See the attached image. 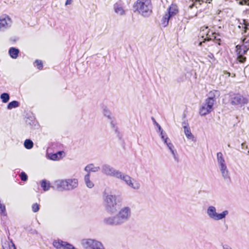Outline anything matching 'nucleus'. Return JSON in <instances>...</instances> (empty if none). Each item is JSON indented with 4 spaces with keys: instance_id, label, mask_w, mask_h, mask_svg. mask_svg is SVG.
Returning a JSON list of instances; mask_svg holds the SVG:
<instances>
[{
    "instance_id": "e433bc0d",
    "label": "nucleus",
    "mask_w": 249,
    "mask_h": 249,
    "mask_svg": "<svg viewBox=\"0 0 249 249\" xmlns=\"http://www.w3.org/2000/svg\"><path fill=\"white\" fill-rule=\"evenodd\" d=\"M237 59L240 63H244L246 60V58L244 57L243 55H238Z\"/></svg>"
},
{
    "instance_id": "cd10ccee",
    "label": "nucleus",
    "mask_w": 249,
    "mask_h": 249,
    "mask_svg": "<svg viewBox=\"0 0 249 249\" xmlns=\"http://www.w3.org/2000/svg\"><path fill=\"white\" fill-rule=\"evenodd\" d=\"M34 145L33 142L30 139H26L24 142V147L27 149H31Z\"/></svg>"
},
{
    "instance_id": "c756f323",
    "label": "nucleus",
    "mask_w": 249,
    "mask_h": 249,
    "mask_svg": "<svg viewBox=\"0 0 249 249\" xmlns=\"http://www.w3.org/2000/svg\"><path fill=\"white\" fill-rule=\"evenodd\" d=\"M0 99L4 103L8 102L10 99V96L7 93H3L0 95Z\"/></svg>"
},
{
    "instance_id": "5fc2aeb1",
    "label": "nucleus",
    "mask_w": 249,
    "mask_h": 249,
    "mask_svg": "<svg viewBox=\"0 0 249 249\" xmlns=\"http://www.w3.org/2000/svg\"><path fill=\"white\" fill-rule=\"evenodd\" d=\"M248 109H249V107H248Z\"/></svg>"
},
{
    "instance_id": "ddd939ff",
    "label": "nucleus",
    "mask_w": 249,
    "mask_h": 249,
    "mask_svg": "<svg viewBox=\"0 0 249 249\" xmlns=\"http://www.w3.org/2000/svg\"><path fill=\"white\" fill-rule=\"evenodd\" d=\"M216 160L218 168L227 166L224 157L221 152H219L217 153Z\"/></svg>"
},
{
    "instance_id": "37998d69",
    "label": "nucleus",
    "mask_w": 249,
    "mask_h": 249,
    "mask_svg": "<svg viewBox=\"0 0 249 249\" xmlns=\"http://www.w3.org/2000/svg\"><path fill=\"white\" fill-rule=\"evenodd\" d=\"M159 130L160 133V135L161 138H164V137H165V135H167L165 133L163 132V131L162 129V128H161V130Z\"/></svg>"
},
{
    "instance_id": "09e8293b",
    "label": "nucleus",
    "mask_w": 249,
    "mask_h": 249,
    "mask_svg": "<svg viewBox=\"0 0 249 249\" xmlns=\"http://www.w3.org/2000/svg\"><path fill=\"white\" fill-rule=\"evenodd\" d=\"M241 145H242V148H244V147H245V148L246 149H248V146L247 145L246 146L245 145V143H242Z\"/></svg>"
},
{
    "instance_id": "412c9836",
    "label": "nucleus",
    "mask_w": 249,
    "mask_h": 249,
    "mask_svg": "<svg viewBox=\"0 0 249 249\" xmlns=\"http://www.w3.org/2000/svg\"><path fill=\"white\" fill-rule=\"evenodd\" d=\"M66 242L61 240H54L53 242V246L56 249H63Z\"/></svg>"
},
{
    "instance_id": "f8f14e48",
    "label": "nucleus",
    "mask_w": 249,
    "mask_h": 249,
    "mask_svg": "<svg viewBox=\"0 0 249 249\" xmlns=\"http://www.w3.org/2000/svg\"><path fill=\"white\" fill-rule=\"evenodd\" d=\"M54 187L59 191L67 190L66 189V180L58 179L54 182Z\"/></svg>"
},
{
    "instance_id": "9b49d317",
    "label": "nucleus",
    "mask_w": 249,
    "mask_h": 249,
    "mask_svg": "<svg viewBox=\"0 0 249 249\" xmlns=\"http://www.w3.org/2000/svg\"><path fill=\"white\" fill-rule=\"evenodd\" d=\"M113 8L115 12L118 15L124 16L125 15V11L121 2H116L114 4Z\"/></svg>"
},
{
    "instance_id": "f03ea898",
    "label": "nucleus",
    "mask_w": 249,
    "mask_h": 249,
    "mask_svg": "<svg viewBox=\"0 0 249 249\" xmlns=\"http://www.w3.org/2000/svg\"><path fill=\"white\" fill-rule=\"evenodd\" d=\"M131 209L129 207H123L115 215L104 218L103 223L108 226H120L129 221L131 217Z\"/></svg>"
},
{
    "instance_id": "4468645a",
    "label": "nucleus",
    "mask_w": 249,
    "mask_h": 249,
    "mask_svg": "<svg viewBox=\"0 0 249 249\" xmlns=\"http://www.w3.org/2000/svg\"><path fill=\"white\" fill-rule=\"evenodd\" d=\"M222 178L225 180H229L231 179L230 173L227 165L219 168Z\"/></svg>"
},
{
    "instance_id": "72a5a7b5",
    "label": "nucleus",
    "mask_w": 249,
    "mask_h": 249,
    "mask_svg": "<svg viewBox=\"0 0 249 249\" xmlns=\"http://www.w3.org/2000/svg\"><path fill=\"white\" fill-rule=\"evenodd\" d=\"M20 178L22 181H26L28 178L27 175L25 174V173L22 172L21 173L20 175Z\"/></svg>"
},
{
    "instance_id": "bb28decb",
    "label": "nucleus",
    "mask_w": 249,
    "mask_h": 249,
    "mask_svg": "<svg viewBox=\"0 0 249 249\" xmlns=\"http://www.w3.org/2000/svg\"><path fill=\"white\" fill-rule=\"evenodd\" d=\"M19 106V103L17 101H13L10 102L7 105V108L8 109H12L14 108L18 107Z\"/></svg>"
},
{
    "instance_id": "ea45409f",
    "label": "nucleus",
    "mask_w": 249,
    "mask_h": 249,
    "mask_svg": "<svg viewBox=\"0 0 249 249\" xmlns=\"http://www.w3.org/2000/svg\"><path fill=\"white\" fill-rule=\"evenodd\" d=\"M104 115L107 117L109 119H111V113L107 109H105L104 111Z\"/></svg>"
},
{
    "instance_id": "393cba45",
    "label": "nucleus",
    "mask_w": 249,
    "mask_h": 249,
    "mask_svg": "<svg viewBox=\"0 0 249 249\" xmlns=\"http://www.w3.org/2000/svg\"><path fill=\"white\" fill-rule=\"evenodd\" d=\"M171 18L166 13L161 19V24L163 27H166L169 23V19Z\"/></svg>"
},
{
    "instance_id": "864d4df0",
    "label": "nucleus",
    "mask_w": 249,
    "mask_h": 249,
    "mask_svg": "<svg viewBox=\"0 0 249 249\" xmlns=\"http://www.w3.org/2000/svg\"><path fill=\"white\" fill-rule=\"evenodd\" d=\"M248 154H249V150L248 151Z\"/></svg>"
},
{
    "instance_id": "3c124183",
    "label": "nucleus",
    "mask_w": 249,
    "mask_h": 249,
    "mask_svg": "<svg viewBox=\"0 0 249 249\" xmlns=\"http://www.w3.org/2000/svg\"><path fill=\"white\" fill-rule=\"evenodd\" d=\"M72 249H77L76 248H75L73 246L72 247Z\"/></svg>"
},
{
    "instance_id": "79ce46f5",
    "label": "nucleus",
    "mask_w": 249,
    "mask_h": 249,
    "mask_svg": "<svg viewBox=\"0 0 249 249\" xmlns=\"http://www.w3.org/2000/svg\"><path fill=\"white\" fill-rule=\"evenodd\" d=\"M161 139L162 140L165 144L170 141L167 135H165V136L164 137V138H161Z\"/></svg>"
},
{
    "instance_id": "2f4dec72",
    "label": "nucleus",
    "mask_w": 249,
    "mask_h": 249,
    "mask_svg": "<svg viewBox=\"0 0 249 249\" xmlns=\"http://www.w3.org/2000/svg\"><path fill=\"white\" fill-rule=\"evenodd\" d=\"M32 211L34 213L38 212L39 210V205L37 203H34L32 206Z\"/></svg>"
},
{
    "instance_id": "4be33fe9",
    "label": "nucleus",
    "mask_w": 249,
    "mask_h": 249,
    "mask_svg": "<svg viewBox=\"0 0 249 249\" xmlns=\"http://www.w3.org/2000/svg\"><path fill=\"white\" fill-rule=\"evenodd\" d=\"M84 181L88 188H92L93 187L94 183L90 180V174H87L85 176Z\"/></svg>"
},
{
    "instance_id": "0eeeda50",
    "label": "nucleus",
    "mask_w": 249,
    "mask_h": 249,
    "mask_svg": "<svg viewBox=\"0 0 249 249\" xmlns=\"http://www.w3.org/2000/svg\"><path fill=\"white\" fill-rule=\"evenodd\" d=\"M216 101L211 99H206L204 103L199 109V114L201 116H205L213 110V106Z\"/></svg>"
},
{
    "instance_id": "49530a36",
    "label": "nucleus",
    "mask_w": 249,
    "mask_h": 249,
    "mask_svg": "<svg viewBox=\"0 0 249 249\" xmlns=\"http://www.w3.org/2000/svg\"><path fill=\"white\" fill-rule=\"evenodd\" d=\"M72 0H67L65 3L66 5L71 4L72 3Z\"/></svg>"
},
{
    "instance_id": "f3484780",
    "label": "nucleus",
    "mask_w": 249,
    "mask_h": 249,
    "mask_svg": "<svg viewBox=\"0 0 249 249\" xmlns=\"http://www.w3.org/2000/svg\"><path fill=\"white\" fill-rule=\"evenodd\" d=\"M63 151H58L56 153H50L48 154V159L53 160H58L62 158Z\"/></svg>"
},
{
    "instance_id": "a19ab883",
    "label": "nucleus",
    "mask_w": 249,
    "mask_h": 249,
    "mask_svg": "<svg viewBox=\"0 0 249 249\" xmlns=\"http://www.w3.org/2000/svg\"><path fill=\"white\" fill-rule=\"evenodd\" d=\"M152 120L153 121L154 124L158 127L159 130H161V126L156 121L155 119L152 117Z\"/></svg>"
},
{
    "instance_id": "58836bf2",
    "label": "nucleus",
    "mask_w": 249,
    "mask_h": 249,
    "mask_svg": "<svg viewBox=\"0 0 249 249\" xmlns=\"http://www.w3.org/2000/svg\"><path fill=\"white\" fill-rule=\"evenodd\" d=\"M72 245L66 242L63 249H72Z\"/></svg>"
},
{
    "instance_id": "f257e3e1",
    "label": "nucleus",
    "mask_w": 249,
    "mask_h": 249,
    "mask_svg": "<svg viewBox=\"0 0 249 249\" xmlns=\"http://www.w3.org/2000/svg\"><path fill=\"white\" fill-rule=\"evenodd\" d=\"M102 172L106 176L114 177L124 181L127 186L134 190H139L141 187V184L138 181L108 164L102 166Z\"/></svg>"
},
{
    "instance_id": "4c0bfd02",
    "label": "nucleus",
    "mask_w": 249,
    "mask_h": 249,
    "mask_svg": "<svg viewBox=\"0 0 249 249\" xmlns=\"http://www.w3.org/2000/svg\"><path fill=\"white\" fill-rule=\"evenodd\" d=\"M72 245L66 242L63 249H72Z\"/></svg>"
},
{
    "instance_id": "a878e982",
    "label": "nucleus",
    "mask_w": 249,
    "mask_h": 249,
    "mask_svg": "<svg viewBox=\"0 0 249 249\" xmlns=\"http://www.w3.org/2000/svg\"><path fill=\"white\" fill-rule=\"evenodd\" d=\"M169 150L171 152L175 161L178 162L179 161V159L178 156V154L177 153L176 151L174 149V146L170 147L168 148Z\"/></svg>"
},
{
    "instance_id": "c85d7f7f",
    "label": "nucleus",
    "mask_w": 249,
    "mask_h": 249,
    "mask_svg": "<svg viewBox=\"0 0 249 249\" xmlns=\"http://www.w3.org/2000/svg\"><path fill=\"white\" fill-rule=\"evenodd\" d=\"M236 52L238 55H243L244 54H245L247 52V50L246 48V49H244L243 51L241 49V46L239 45H236Z\"/></svg>"
},
{
    "instance_id": "7c9ffc66",
    "label": "nucleus",
    "mask_w": 249,
    "mask_h": 249,
    "mask_svg": "<svg viewBox=\"0 0 249 249\" xmlns=\"http://www.w3.org/2000/svg\"><path fill=\"white\" fill-rule=\"evenodd\" d=\"M238 4L241 5L249 6V0H236Z\"/></svg>"
},
{
    "instance_id": "423d86ee",
    "label": "nucleus",
    "mask_w": 249,
    "mask_h": 249,
    "mask_svg": "<svg viewBox=\"0 0 249 249\" xmlns=\"http://www.w3.org/2000/svg\"><path fill=\"white\" fill-rule=\"evenodd\" d=\"M81 244L85 249H104L101 242L93 239H83Z\"/></svg>"
},
{
    "instance_id": "a18cd8bd",
    "label": "nucleus",
    "mask_w": 249,
    "mask_h": 249,
    "mask_svg": "<svg viewBox=\"0 0 249 249\" xmlns=\"http://www.w3.org/2000/svg\"><path fill=\"white\" fill-rule=\"evenodd\" d=\"M165 144L168 148L173 146V144L171 143L170 141L167 142V143H166Z\"/></svg>"
},
{
    "instance_id": "f704fd0d",
    "label": "nucleus",
    "mask_w": 249,
    "mask_h": 249,
    "mask_svg": "<svg viewBox=\"0 0 249 249\" xmlns=\"http://www.w3.org/2000/svg\"><path fill=\"white\" fill-rule=\"evenodd\" d=\"M243 42L244 43V47L248 50L249 49V39H247V37L245 38Z\"/></svg>"
},
{
    "instance_id": "7ed1b4c3",
    "label": "nucleus",
    "mask_w": 249,
    "mask_h": 249,
    "mask_svg": "<svg viewBox=\"0 0 249 249\" xmlns=\"http://www.w3.org/2000/svg\"><path fill=\"white\" fill-rule=\"evenodd\" d=\"M151 0H137L134 8L144 17L148 16L152 13Z\"/></svg>"
},
{
    "instance_id": "1a4fd4ad",
    "label": "nucleus",
    "mask_w": 249,
    "mask_h": 249,
    "mask_svg": "<svg viewBox=\"0 0 249 249\" xmlns=\"http://www.w3.org/2000/svg\"><path fill=\"white\" fill-rule=\"evenodd\" d=\"M12 19L7 15H2L0 16V31L4 32L9 29L12 25Z\"/></svg>"
},
{
    "instance_id": "c9c22d12",
    "label": "nucleus",
    "mask_w": 249,
    "mask_h": 249,
    "mask_svg": "<svg viewBox=\"0 0 249 249\" xmlns=\"http://www.w3.org/2000/svg\"><path fill=\"white\" fill-rule=\"evenodd\" d=\"M208 57L210 59L209 61L211 63L213 64V62L215 60V58L213 54L212 53H209L208 55Z\"/></svg>"
},
{
    "instance_id": "20e7f679",
    "label": "nucleus",
    "mask_w": 249,
    "mask_h": 249,
    "mask_svg": "<svg viewBox=\"0 0 249 249\" xmlns=\"http://www.w3.org/2000/svg\"><path fill=\"white\" fill-rule=\"evenodd\" d=\"M103 200L105 209L108 213H113L116 211V196L109 194L105 192L103 194Z\"/></svg>"
},
{
    "instance_id": "39448f33",
    "label": "nucleus",
    "mask_w": 249,
    "mask_h": 249,
    "mask_svg": "<svg viewBox=\"0 0 249 249\" xmlns=\"http://www.w3.org/2000/svg\"><path fill=\"white\" fill-rule=\"evenodd\" d=\"M206 213L210 219L213 221H219L225 218L229 214V211L225 210L221 213H217L216 208L211 205L208 207Z\"/></svg>"
},
{
    "instance_id": "9d476101",
    "label": "nucleus",
    "mask_w": 249,
    "mask_h": 249,
    "mask_svg": "<svg viewBox=\"0 0 249 249\" xmlns=\"http://www.w3.org/2000/svg\"><path fill=\"white\" fill-rule=\"evenodd\" d=\"M66 180V189L71 190L78 186V181L76 178H69Z\"/></svg>"
},
{
    "instance_id": "b1692460",
    "label": "nucleus",
    "mask_w": 249,
    "mask_h": 249,
    "mask_svg": "<svg viewBox=\"0 0 249 249\" xmlns=\"http://www.w3.org/2000/svg\"><path fill=\"white\" fill-rule=\"evenodd\" d=\"M40 185L41 187L42 188L44 191H48L51 187L50 182L47 181L45 179L42 180L41 181Z\"/></svg>"
},
{
    "instance_id": "8fccbe9b",
    "label": "nucleus",
    "mask_w": 249,
    "mask_h": 249,
    "mask_svg": "<svg viewBox=\"0 0 249 249\" xmlns=\"http://www.w3.org/2000/svg\"><path fill=\"white\" fill-rule=\"evenodd\" d=\"M226 73L228 75V76H230L231 75L230 73L229 72H226Z\"/></svg>"
},
{
    "instance_id": "603ef678",
    "label": "nucleus",
    "mask_w": 249,
    "mask_h": 249,
    "mask_svg": "<svg viewBox=\"0 0 249 249\" xmlns=\"http://www.w3.org/2000/svg\"><path fill=\"white\" fill-rule=\"evenodd\" d=\"M197 15H198V14H197V13L195 15V16H197Z\"/></svg>"
},
{
    "instance_id": "2eb2a0df",
    "label": "nucleus",
    "mask_w": 249,
    "mask_h": 249,
    "mask_svg": "<svg viewBox=\"0 0 249 249\" xmlns=\"http://www.w3.org/2000/svg\"><path fill=\"white\" fill-rule=\"evenodd\" d=\"M182 126L184 128V133L186 136V137L192 141L194 140V136L191 133L190 127H189L188 124L185 122L182 123Z\"/></svg>"
},
{
    "instance_id": "5701e85b",
    "label": "nucleus",
    "mask_w": 249,
    "mask_h": 249,
    "mask_svg": "<svg viewBox=\"0 0 249 249\" xmlns=\"http://www.w3.org/2000/svg\"><path fill=\"white\" fill-rule=\"evenodd\" d=\"M220 95V92L218 90H213L210 91L208 93V97L207 99H213L214 101H216L215 97H219Z\"/></svg>"
},
{
    "instance_id": "6ab92c4d",
    "label": "nucleus",
    "mask_w": 249,
    "mask_h": 249,
    "mask_svg": "<svg viewBox=\"0 0 249 249\" xmlns=\"http://www.w3.org/2000/svg\"><path fill=\"white\" fill-rule=\"evenodd\" d=\"M8 53L11 58L16 59L18 56L19 51L17 48L11 47L9 49Z\"/></svg>"
},
{
    "instance_id": "473e14b6",
    "label": "nucleus",
    "mask_w": 249,
    "mask_h": 249,
    "mask_svg": "<svg viewBox=\"0 0 249 249\" xmlns=\"http://www.w3.org/2000/svg\"><path fill=\"white\" fill-rule=\"evenodd\" d=\"M36 66L37 67V69L39 70L43 68V63L41 60H36L35 62Z\"/></svg>"
},
{
    "instance_id": "a211bd4d",
    "label": "nucleus",
    "mask_w": 249,
    "mask_h": 249,
    "mask_svg": "<svg viewBox=\"0 0 249 249\" xmlns=\"http://www.w3.org/2000/svg\"><path fill=\"white\" fill-rule=\"evenodd\" d=\"M178 13V9L177 6L175 4H172L168 9V12L167 14L171 18L175 16Z\"/></svg>"
},
{
    "instance_id": "6e6552de",
    "label": "nucleus",
    "mask_w": 249,
    "mask_h": 249,
    "mask_svg": "<svg viewBox=\"0 0 249 249\" xmlns=\"http://www.w3.org/2000/svg\"><path fill=\"white\" fill-rule=\"evenodd\" d=\"M231 104L237 107H242L248 103V99L239 94H234L231 96Z\"/></svg>"
},
{
    "instance_id": "de8ad7c7",
    "label": "nucleus",
    "mask_w": 249,
    "mask_h": 249,
    "mask_svg": "<svg viewBox=\"0 0 249 249\" xmlns=\"http://www.w3.org/2000/svg\"><path fill=\"white\" fill-rule=\"evenodd\" d=\"M210 39V38H209V37H207V38H205V39H204V41H200V42H199V46L201 45L203 42H205V41H206V40H209Z\"/></svg>"
},
{
    "instance_id": "dca6fc26",
    "label": "nucleus",
    "mask_w": 249,
    "mask_h": 249,
    "mask_svg": "<svg viewBox=\"0 0 249 249\" xmlns=\"http://www.w3.org/2000/svg\"><path fill=\"white\" fill-rule=\"evenodd\" d=\"M100 169L99 166H95L92 163L87 165L84 169V170L87 172V174H90V172H97Z\"/></svg>"
},
{
    "instance_id": "aec40b11",
    "label": "nucleus",
    "mask_w": 249,
    "mask_h": 249,
    "mask_svg": "<svg viewBox=\"0 0 249 249\" xmlns=\"http://www.w3.org/2000/svg\"><path fill=\"white\" fill-rule=\"evenodd\" d=\"M3 249H16L15 244L13 243L12 241L6 240L2 243Z\"/></svg>"
},
{
    "instance_id": "c03bdc74",
    "label": "nucleus",
    "mask_w": 249,
    "mask_h": 249,
    "mask_svg": "<svg viewBox=\"0 0 249 249\" xmlns=\"http://www.w3.org/2000/svg\"><path fill=\"white\" fill-rule=\"evenodd\" d=\"M223 249H233L231 246L228 245H224L222 246Z\"/></svg>"
}]
</instances>
